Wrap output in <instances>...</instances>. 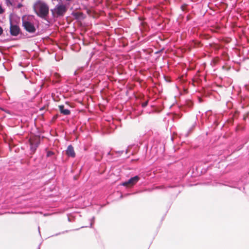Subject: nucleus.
Wrapping results in <instances>:
<instances>
[{"label":"nucleus","mask_w":249,"mask_h":249,"mask_svg":"<svg viewBox=\"0 0 249 249\" xmlns=\"http://www.w3.org/2000/svg\"><path fill=\"white\" fill-rule=\"evenodd\" d=\"M36 14L42 18H45L49 14V6L44 1L38 0L34 5Z\"/></svg>","instance_id":"nucleus-1"},{"label":"nucleus","mask_w":249,"mask_h":249,"mask_svg":"<svg viewBox=\"0 0 249 249\" xmlns=\"http://www.w3.org/2000/svg\"><path fill=\"white\" fill-rule=\"evenodd\" d=\"M68 8L67 6L63 4H57L54 8L52 10L53 14L56 15L57 17L63 16L67 12Z\"/></svg>","instance_id":"nucleus-2"},{"label":"nucleus","mask_w":249,"mask_h":249,"mask_svg":"<svg viewBox=\"0 0 249 249\" xmlns=\"http://www.w3.org/2000/svg\"><path fill=\"white\" fill-rule=\"evenodd\" d=\"M22 25L24 29L29 33H35L36 30L34 23L28 19H23Z\"/></svg>","instance_id":"nucleus-3"},{"label":"nucleus","mask_w":249,"mask_h":249,"mask_svg":"<svg viewBox=\"0 0 249 249\" xmlns=\"http://www.w3.org/2000/svg\"><path fill=\"white\" fill-rule=\"evenodd\" d=\"M140 179V178L139 176H136L134 177L131 178L128 180L123 182L122 185L124 186H128L131 187L136 184Z\"/></svg>","instance_id":"nucleus-4"},{"label":"nucleus","mask_w":249,"mask_h":249,"mask_svg":"<svg viewBox=\"0 0 249 249\" xmlns=\"http://www.w3.org/2000/svg\"><path fill=\"white\" fill-rule=\"evenodd\" d=\"M10 31L12 36H17L19 33L20 28L18 25L11 22Z\"/></svg>","instance_id":"nucleus-5"},{"label":"nucleus","mask_w":249,"mask_h":249,"mask_svg":"<svg viewBox=\"0 0 249 249\" xmlns=\"http://www.w3.org/2000/svg\"><path fill=\"white\" fill-rule=\"evenodd\" d=\"M66 154L68 156L72 158H74L75 157L74 148L71 145H70L68 146L66 150Z\"/></svg>","instance_id":"nucleus-6"},{"label":"nucleus","mask_w":249,"mask_h":249,"mask_svg":"<svg viewBox=\"0 0 249 249\" xmlns=\"http://www.w3.org/2000/svg\"><path fill=\"white\" fill-rule=\"evenodd\" d=\"M60 112L64 115H68L70 114L71 111L69 109L65 108L64 105H60L58 106Z\"/></svg>","instance_id":"nucleus-7"},{"label":"nucleus","mask_w":249,"mask_h":249,"mask_svg":"<svg viewBox=\"0 0 249 249\" xmlns=\"http://www.w3.org/2000/svg\"><path fill=\"white\" fill-rule=\"evenodd\" d=\"M29 142H30V144L31 150L32 151L35 152L36 150V148L39 145V142L38 141H37V142H34L31 140L29 141Z\"/></svg>","instance_id":"nucleus-8"},{"label":"nucleus","mask_w":249,"mask_h":249,"mask_svg":"<svg viewBox=\"0 0 249 249\" xmlns=\"http://www.w3.org/2000/svg\"><path fill=\"white\" fill-rule=\"evenodd\" d=\"M148 105V101H146L143 103H142V107H146Z\"/></svg>","instance_id":"nucleus-9"},{"label":"nucleus","mask_w":249,"mask_h":249,"mask_svg":"<svg viewBox=\"0 0 249 249\" xmlns=\"http://www.w3.org/2000/svg\"><path fill=\"white\" fill-rule=\"evenodd\" d=\"M4 12V9L2 8V6L0 5V14H2Z\"/></svg>","instance_id":"nucleus-10"},{"label":"nucleus","mask_w":249,"mask_h":249,"mask_svg":"<svg viewBox=\"0 0 249 249\" xmlns=\"http://www.w3.org/2000/svg\"><path fill=\"white\" fill-rule=\"evenodd\" d=\"M2 33H3V29L1 27H0V36L2 34Z\"/></svg>","instance_id":"nucleus-11"},{"label":"nucleus","mask_w":249,"mask_h":249,"mask_svg":"<svg viewBox=\"0 0 249 249\" xmlns=\"http://www.w3.org/2000/svg\"><path fill=\"white\" fill-rule=\"evenodd\" d=\"M66 0L70 1H71L72 0Z\"/></svg>","instance_id":"nucleus-12"},{"label":"nucleus","mask_w":249,"mask_h":249,"mask_svg":"<svg viewBox=\"0 0 249 249\" xmlns=\"http://www.w3.org/2000/svg\"><path fill=\"white\" fill-rule=\"evenodd\" d=\"M21 0L22 1L23 0Z\"/></svg>","instance_id":"nucleus-13"}]
</instances>
